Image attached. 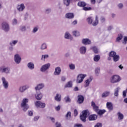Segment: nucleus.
Returning <instances> with one entry per match:
<instances>
[{
  "label": "nucleus",
  "mask_w": 127,
  "mask_h": 127,
  "mask_svg": "<svg viewBox=\"0 0 127 127\" xmlns=\"http://www.w3.org/2000/svg\"><path fill=\"white\" fill-rule=\"evenodd\" d=\"M2 29L5 32H8L9 31V25L6 22H3L1 24Z\"/></svg>",
  "instance_id": "39448f33"
},
{
  "label": "nucleus",
  "mask_w": 127,
  "mask_h": 127,
  "mask_svg": "<svg viewBox=\"0 0 127 127\" xmlns=\"http://www.w3.org/2000/svg\"><path fill=\"white\" fill-rule=\"evenodd\" d=\"M121 88L120 87H117L115 89V92H114V95L115 97H118L119 96V92Z\"/></svg>",
  "instance_id": "58836bf2"
},
{
  "label": "nucleus",
  "mask_w": 127,
  "mask_h": 127,
  "mask_svg": "<svg viewBox=\"0 0 127 127\" xmlns=\"http://www.w3.org/2000/svg\"><path fill=\"white\" fill-rule=\"evenodd\" d=\"M64 101L65 103H71V99H70L69 96L64 97Z\"/></svg>",
  "instance_id": "a18cd8bd"
},
{
  "label": "nucleus",
  "mask_w": 127,
  "mask_h": 127,
  "mask_svg": "<svg viewBox=\"0 0 127 127\" xmlns=\"http://www.w3.org/2000/svg\"><path fill=\"white\" fill-rule=\"evenodd\" d=\"M110 95V92L109 91H106L102 93V98H106L108 97Z\"/></svg>",
  "instance_id": "a19ab883"
},
{
  "label": "nucleus",
  "mask_w": 127,
  "mask_h": 127,
  "mask_svg": "<svg viewBox=\"0 0 127 127\" xmlns=\"http://www.w3.org/2000/svg\"><path fill=\"white\" fill-rule=\"evenodd\" d=\"M56 127H62V126H61V124L59 122H56Z\"/></svg>",
  "instance_id": "0e129e2a"
},
{
  "label": "nucleus",
  "mask_w": 127,
  "mask_h": 127,
  "mask_svg": "<svg viewBox=\"0 0 127 127\" xmlns=\"http://www.w3.org/2000/svg\"><path fill=\"white\" fill-rule=\"evenodd\" d=\"M64 37L65 39L73 40V36H72V35L68 32H66L65 33Z\"/></svg>",
  "instance_id": "dca6fc26"
},
{
  "label": "nucleus",
  "mask_w": 127,
  "mask_h": 127,
  "mask_svg": "<svg viewBox=\"0 0 127 127\" xmlns=\"http://www.w3.org/2000/svg\"><path fill=\"white\" fill-rule=\"evenodd\" d=\"M65 18L67 19H72L74 17V13H67L65 15Z\"/></svg>",
  "instance_id": "4be33fe9"
},
{
  "label": "nucleus",
  "mask_w": 127,
  "mask_h": 127,
  "mask_svg": "<svg viewBox=\"0 0 127 127\" xmlns=\"http://www.w3.org/2000/svg\"><path fill=\"white\" fill-rule=\"evenodd\" d=\"M55 100L57 101V102H61V95L57 94L56 96L55 97Z\"/></svg>",
  "instance_id": "7c9ffc66"
},
{
  "label": "nucleus",
  "mask_w": 127,
  "mask_h": 127,
  "mask_svg": "<svg viewBox=\"0 0 127 127\" xmlns=\"http://www.w3.org/2000/svg\"><path fill=\"white\" fill-rule=\"evenodd\" d=\"M61 74V67L58 66L55 68V71L54 72V75L55 76H59Z\"/></svg>",
  "instance_id": "4468645a"
},
{
  "label": "nucleus",
  "mask_w": 127,
  "mask_h": 127,
  "mask_svg": "<svg viewBox=\"0 0 127 127\" xmlns=\"http://www.w3.org/2000/svg\"><path fill=\"white\" fill-rule=\"evenodd\" d=\"M83 10L88 11L91 10L92 9V7H83Z\"/></svg>",
  "instance_id": "3c124183"
},
{
  "label": "nucleus",
  "mask_w": 127,
  "mask_h": 127,
  "mask_svg": "<svg viewBox=\"0 0 127 127\" xmlns=\"http://www.w3.org/2000/svg\"><path fill=\"white\" fill-rule=\"evenodd\" d=\"M123 98H126L127 97V91L124 90L123 91Z\"/></svg>",
  "instance_id": "052dcab7"
},
{
  "label": "nucleus",
  "mask_w": 127,
  "mask_h": 127,
  "mask_svg": "<svg viewBox=\"0 0 127 127\" xmlns=\"http://www.w3.org/2000/svg\"><path fill=\"white\" fill-rule=\"evenodd\" d=\"M69 67L70 70H75V64H69Z\"/></svg>",
  "instance_id": "09e8293b"
},
{
  "label": "nucleus",
  "mask_w": 127,
  "mask_h": 127,
  "mask_svg": "<svg viewBox=\"0 0 127 127\" xmlns=\"http://www.w3.org/2000/svg\"><path fill=\"white\" fill-rule=\"evenodd\" d=\"M113 58V61L114 62H118V61H120V55H116Z\"/></svg>",
  "instance_id": "ea45409f"
},
{
  "label": "nucleus",
  "mask_w": 127,
  "mask_h": 127,
  "mask_svg": "<svg viewBox=\"0 0 127 127\" xmlns=\"http://www.w3.org/2000/svg\"><path fill=\"white\" fill-rule=\"evenodd\" d=\"M64 4L66 6H69L71 3V0H63Z\"/></svg>",
  "instance_id": "72a5a7b5"
},
{
  "label": "nucleus",
  "mask_w": 127,
  "mask_h": 127,
  "mask_svg": "<svg viewBox=\"0 0 127 127\" xmlns=\"http://www.w3.org/2000/svg\"><path fill=\"white\" fill-rule=\"evenodd\" d=\"M105 113H106V110H100L98 112V114L100 116H102V115H104V114Z\"/></svg>",
  "instance_id": "49530a36"
},
{
  "label": "nucleus",
  "mask_w": 127,
  "mask_h": 127,
  "mask_svg": "<svg viewBox=\"0 0 127 127\" xmlns=\"http://www.w3.org/2000/svg\"><path fill=\"white\" fill-rule=\"evenodd\" d=\"M28 115L30 117H32V116H33V112H32V111H28Z\"/></svg>",
  "instance_id": "13d9d810"
},
{
  "label": "nucleus",
  "mask_w": 127,
  "mask_h": 127,
  "mask_svg": "<svg viewBox=\"0 0 127 127\" xmlns=\"http://www.w3.org/2000/svg\"><path fill=\"white\" fill-rule=\"evenodd\" d=\"M77 5H78V6H80V7H84L87 5V3L84 1H79Z\"/></svg>",
  "instance_id": "c85d7f7f"
},
{
  "label": "nucleus",
  "mask_w": 127,
  "mask_h": 127,
  "mask_svg": "<svg viewBox=\"0 0 127 127\" xmlns=\"http://www.w3.org/2000/svg\"><path fill=\"white\" fill-rule=\"evenodd\" d=\"M106 107L110 112L111 111H113L114 109V107H113V103H112V102H107L106 104Z\"/></svg>",
  "instance_id": "412c9836"
},
{
  "label": "nucleus",
  "mask_w": 127,
  "mask_h": 127,
  "mask_svg": "<svg viewBox=\"0 0 127 127\" xmlns=\"http://www.w3.org/2000/svg\"><path fill=\"white\" fill-rule=\"evenodd\" d=\"M117 117L118 119H119L120 121H123L124 120V114L121 113V112H119L117 113Z\"/></svg>",
  "instance_id": "bb28decb"
},
{
  "label": "nucleus",
  "mask_w": 127,
  "mask_h": 127,
  "mask_svg": "<svg viewBox=\"0 0 127 127\" xmlns=\"http://www.w3.org/2000/svg\"><path fill=\"white\" fill-rule=\"evenodd\" d=\"M118 7H119V8L122 9L123 8V7H124V5L123 4V3H121L118 5Z\"/></svg>",
  "instance_id": "e2e57ef3"
},
{
  "label": "nucleus",
  "mask_w": 127,
  "mask_h": 127,
  "mask_svg": "<svg viewBox=\"0 0 127 127\" xmlns=\"http://www.w3.org/2000/svg\"><path fill=\"white\" fill-rule=\"evenodd\" d=\"M100 59H101V56H100V55H95L93 58V60L95 62H99V61H100Z\"/></svg>",
  "instance_id": "c756f323"
},
{
  "label": "nucleus",
  "mask_w": 127,
  "mask_h": 127,
  "mask_svg": "<svg viewBox=\"0 0 127 127\" xmlns=\"http://www.w3.org/2000/svg\"><path fill=\"white\" fill-rule=\"evenodd\" d=\"M49 58V55H42L41 58V60L42 61H45L46 59H48Z\"/></svg>",
  "instance_id": "473e14b6"
},
{
  "label": "nucleus",
  "mask_w": 127,
  "mask_h": 127,
  "mask_svg": "<svg viewBox=\"0 0 127 127\" xmlns=\"http://www.w3.org/2000/svg\"><path fill=\"white\" fill-rule=\"evenodd\" d=\"M19 29L22 32H25V31H26V26L25 25H21Z\"/></svg>",
  "instance_id": "4c0bfd02"
},
{
  "label": "nucleus",
  "mask_w": 127,
  "mask_h": 127,
  "mask_svg": "<svg viewBox=\"0 0 127 127\" xmlns=\"http://www.w3.org/2000/svg\"><path fill=\"white\" fill-rule=\"evenodd\" d=\"M122 39H123V34H120L116 39V42H120Z\"/></svg>",
  "instance_id": "79ce46f5"
},
{
  "label": "nucleus",
  "mask_w": 127,
  "mask_h": 127,
  "mask_svg": "<svg viewBox=\"0 0 127 127\" xmlns=\"http://www.w3.org/2000/svg\"><path fill=\"white\" fill-rule=\"evenodd\" d=\"M1 81L2 82L3 87L4 89H8V82L6 81L5 78L4 77H2L1 78Z\"/></svg>",
  "instance_id": "ddd939ff"
},
{
  "label": "nucleus",
  "mask_w": 127,
  "mask_h": 127,
  "mask_svg": "<svg viewBox=\"0 0 127 127\" xmlns=\"http://www.w3.org/2000/svg\"><path fill=\"white\" fill-rule=\"evenodd\" d=\"M50 12H51V8H48L45 10V13H46L47 14H49Z\"/></svg>",
  "instance_id": "603ef678"
},
{
  "label": "nucleus",
  "mask_w": 127,
  "mask_h": 127,
  "mask_svg": "<svg viewBox=\"0 0 127 127\" xmlns=\"http://www.w3.org/2000/svg\"><path fill=\"white\" fill-rule=\"evenodd\" d=\"M98 118V116L96 114L91 115L88 117L89 121H96Z\"/></svg>",
  "instance_id": "5701e85b"
},
{
  "label": "nucleus",
  "mask_w": 127,
  "mask_h": 127,
  "mask_svg": "<svg viewBox=\"0 0 127 127\" xmlns=\"http://www.w3.org/2000/svg\"><path fill=\"white\" fill-rule=\"evenodd\" d=\"M25 8V6L23 3H21L17 6V10L20 12L23 11Z\"/></svg>",
  "instance_id": "f3484780"
},
{
  "label": "nucleus",
  "mask_w": 127,
  "mask_h": 127,
  "mask_svg": "<svg viewBox=\"0 0 127 127\" xmlns=\"http://www.w3.org/2000/svg\"><path fill=\"white\" fill-rule=\"evenodd\" d=\"M74 117H77V116H78V111L76 110V109L74 110Z\"/></svg>",
  "instance_id": "69168bd1"
},
{
  "label": "nucleus",
  "mask_w": 127,
  "mask_h": 127,
  "mask_svg": "<svg viewBox=\"0 0 127 127\" xmlns=\"http://www.w3.org/2000/svg\"><path fill=\"white\" fill-rule=\"evenodd\" d=\"M61 109V107L60 106V105H58L57 107H55V110L58 112L60 111Z\"/></svg>",
  "instance_id": "680f3d73"
},
{
  "label": "nucleus",
  "mask_w": 127,
  "mask_h": 127,
  "mask_svg": "<svg viewBox=\"0 0 127 127\" xmlns=\"http://www.w3.org/2000/svg\"><path fill=\"white\" fill-rule=\"evenodd\" d=\"M72 34L75 37H78L80 36V32L78 31H72Z\"/></svg>",
  "instance_id": "e433bc0d"
},
{
  "label": "nucleus",
  "mask_w": 127,
  "mask_h": 127,
  "mask_svg": "<svg viewBox=\"0 0 127 127\" xmlns=\"http://www.w3.org/2000/svg\"><path fill=\"white\" fill-rule=\"evenodd\" d=\"M27 103H28V99L27 98H24L22 101L21 107L22 108L24 112H26L29 108V106H28V104H27Z\"/></svg>",
  "instance_id": "f03ea898"
},
{
  "label": "nucleus",
  "mask_w": 127,
  "mask_h": 127,
  "mask_svg": "<svg viewBox=\"0 0 127 127\" xmlns=\"http://www.w3.org/2000/svg\"><path fill=\"white\" fill-rule=\"evenodd\" d=\"M40 50H46L47 49V44L46 43H43L40 46Z\"/></svg>",
  "instance_id": "a878e982"
},
{
  "label": "nucleus",
  "mask_w": 127,
  "mask_h": 127,
  "mask_svg": "<svg viewBox=\"0 0 127 127\" xmlns=\"http://www.w3.org/2000/svg\"><path fill=\"white\" fill-rule=\"evenodd\" d=\"M17 42H18V40H13L9 42V45L10 46H15L17 44Z\"/></svg>",
  "instance_id": "c9c22d12"
},
{
  "label": "nucleus",
  "mask_w": 127,
  "mask_h": 127,
  "mask_svg": "<svg viewBox=\"0 0 127 127\" xmlns=\"http://www.w3.org/2000/svg\"><path fill=\"white\" fill-rule=\"evenodd\" d=\"M86 21H87V23L88 24H92L93 26H97L98 24H99V17L98 16H96L95 17V20L94 21V19L92 17H88ZM93 21H94L93 22Z\"/></svg>",
  "instance_id": "f257e3e1"
},
{
  "label": "nucleus",
  "mask_w": 127,
  "mask_h": 127,
  "mask_svg": "<svg viewBox=\"0 0 127 127\" xmlns=\"http://www.w3.org/2000/svg\"><path fill=\"white\" fill-rule=\"evenodd\" d=\"M42 97H43V95L41 92L38 93L37 91H36V93L35 94V98L36 100H40L42 99Z\"/></svg>",
  "instance_id": "b1692460"
},
{
  "label": "nucleus",
  "mask_w": 127,
  "mask_h": 127,
  "mask_svg": "<svg viewBox=\"0 0 127 127\" xmlns=\"http://www.w3.org/2000/svg\"><path fill=\"white\" fill-rule=\"evenodd\" d=\"M47 119H49V120H51V121H52L53 123H55V119L54 118L48 117H47Z\"/></svg>",
  "instance_id": "5fc2aeb1"
},
{
  "label": "nucleus",
  "mask_w": 127,
  "mask_h": 127,
  "mask_svg": "<svg viewBox=\"0 0 127 127\" xmlns=\"http://www.w3.org/2000/svg\"><path fill=\"white\" fill-rule=\"evenodd\" d=\"M91 106L93 108L94 111H95V112L99 111V107L96 105V103H95L94 101H92Z\"/></svg>",
  "instance_id": "393cba45"
},
{
  "label": "nucleus",
  "mask_w": 127,
  "mask_h": 127,
  "mask_svg": "<svg viewBox=\"0 0 127 127\" xmlns=\"http://www.w3.org/2000/svg\"><path fill=\"white\" fill-rule=\"evenodd\" d=\"M61 81H62V82H65V81H66V77H65V76H62V77H61Z\"/></svg>",
  "instance_id": "774afa93"
},
{
  "label": "nucleus",
  "mask_w": 127,
  "mask_h": 127,
  "mask_svg": "<svg viewBox=\"0 0 127 127\" xmlns=\"http://www.w3.org/2000/svg\"><path fill=\"white\" fill-rule=\"evenodd\" d=\"M90 49L93 50L95 54H98V53H99V50H98V48L96 46L91 47Z\"/></svg>",
  "instance_id": "2f4dec72"
},
{
  "label": "nucleus",
  "mask_w": 127,
  "mask_h": 127,
  "mask_svg": "<svg viewBox=\"0 0 127 127\" xmlns=\"http://www.w3.org/2000/svg\"><path fill=\"white\" fill-rule=\"evenodd\" d=\"M103 125L102 123H98L96 125L94 126V127H102Z\"/></svg>",
  "instance_id": "6e6d98bb"
},
{
  "label": "nucleus",
  "mask_w": 127,
  "mask_h": 127,
  "mask_svg": "<svg viewBox=\"0 0 127 127\" xmlns=\"http://www.w3.org/2000/svg\"><path fill=\"white\" fill-rule=\"evenodd\" d=\"M109 56H111L112 57H114L117 55V53L115 51H111L109 53Z\"/></svg>",
  "instance_id": "37998d69"
},
{
  "label": "nucleus",
  "mask_w": 127,
  "mask_h": 127,
  "mask_svg": "<svg viewBox=\"0 0 127 127\" xmlns=\"http://www.w3.org/2000/svg\"><path fill=\"white\" fill-rule=\"evenodd\" d=\"M77 98H78V99L77 101V104H83L84 103V96H83V95H78Z\"/></svg>",
  "instance_id": "2eb2a0df"
},
{
  "label": "nucleus",
  "mask_w": 127,
  "mask_h": 127,
  "mask_svg": "<svg viewBox=\"0 0 127 127\" xmlns=\"http://www.w3.org/2000/svg\"><path fill=\"white\" fill-rule=\"evenodd\" d=\"M44 87H45L44 83H41L37 84V86L35 87V90L36 91V92H37V91L42 90Z\"/></svg>",
  "instance_id": "f8f14e48"
},
{
  "label": "nucleus",
  "mask_w": 127,
  "mask_h": 127,
  "mask_svg": "<svg viewBox=\"0 0 127 127\" xmlns=\"http://www.w3.org/2000/svg\"><path fill=\"white\" fill-rule=\"evenodd\" d=\"M35 105L37 108H42V109H44V108L46 107L45 103H42L39 101H36Z\"/></svg>",
  "instance_id": "9b49d317"
},
{
  "label": "nucleus",
  "mask_w": 127,
  "mask_h": 127,
  "mask_svg": "<svg viewBox=\"0 0 127 127\" xmlns=\"http://www.w3.org/2000/svg\"><path fill=\"white\" fill-rule=\"evenodd\" d=\"M27 67H28L29 70H33L35 68L34 63L32 62H29L27 64Z\"/></svg>",
  "instance_id": "aec40b11"
},
{
  "label": "nucleus",
  "mask_w": 127,
  "mask_h": 127,
  "mask_svg": "<svg viewBox=\"0 0 127 127\" xmlns=\"http://www.w3.org/2000/svg\"><path fill=\"white\" fill-rule=\"evenodd\" d=\"M100 21L102 23H104V22L106 21V19L104 17H101L100 18Z\"/></svg>",
  "instance_id": "bf43d9fd"
},
{
  "label": "nucleus",
  "mask_w": 127,
  "mask_h": 127,
  "mask_svg": "<svg viewBox=\"0 0 127 127\" xmlns=\"http://www.w3.org/2000/svg\"><path fill=\"white\" fill-rule=\"evenodd\" d=\"M121 81V77L119 75H114L111 78V83L115 84V83H118Z\"/></svg>",
  "instance_id": "0eeeda50"
},
{
  "label": "nucleus",
  "mask_w": 127,
  "mask_h": 127,
  "mask_svg": "<svg viewBox=\"0 0 127 127\" xmlns=\"http://www.w3.org/2000/svg\"><path fill=\"white\" fill-rule=\"evenodd\" d=\"M71 118V112H68L65 115V118Z\"/></svg>",
  "instance_id": "4d7b16f0"
},
{
  "label": "nucleus",
  "mask_w": 127,
  "mask_h": 127,
  "mask_svg": "<svg viewBox=\"0 0 127 127\" xmlns=\"http://www.w3.org/2000/svg\"><path fill=\"white\" fill-rule=\"evenodd\" d=\"M28 15H29V14H28V13H27V12H26L25 14V15L24 16V20H26L27 19V18H28Z\"/></svg>",
  "instance_id": "864d4df0"
},
{
  "label": "nucleus",
  "mask_w": 127,
  "mask_h": 127,
  "mask_svg": "<svg viewBox=\"0 0 127 127\" xmlns=\"http://www.w3.org/2000/svg\"><path fill=\"white\" fill-rule=\"evenodd\" d=\"M74 127H83V125L81 124H76Z\"/></svg>",
  "instance_id": "338daca9"
},
{
  "label": "nucleus",
  "mask_w": 127,
  "mask_h": 127,
  "mask_svg": "<svg viewBox=\"0 0 127 127\" xmlns=\"http://www.w3.org/2000/svg\"><path fill=\"white\" fill-rule=\"evenodd\" d=\"M100 70H101V69L100 68V67H97L95 69V74L96 76H99V74H100Z\"/></svg>",
  "instance_id": "c03bdc74"
},
{
  "label": "nucleus",
  "mask_w": 127,
  "mask_h": 127,
  "mask_svg": "<svg viewBox=\"0 0 127 127\" xmlns=\"http://www.w3.org/2000/svg\"><path fill=\"white\" fill-rule=\"evenodd\" d=\"M86 77H87V74H78L77 76L76 83H77V84H81V83L84 81V79H85Z\"/></svg>",
  "instance_id": "20e7f679"
},
{
  "label": "nucleus",
  "mask_w": 127,
  "mask_h": 127,
  "mask_svg": "<svg viewBox=\"0 0 127 127\" xmlns=\"http://www.w3.org/2000/svg\"><path fill=\"white\" fill-rule=\"evenodd\" d=\"M51 64L49 63L46 64L42 65L40 68L41 72H45L50 68Z\"/></svg>",
  "instance_id": "1a4fd4ad"
},
{
  "label": "nucleus",
  "mask_w": 127,
  "mask_h": 127,
  "mask_svg": "<svg viewBox=\"0 0 127 127\" xmlns=\"http://www.w3.org/2000/svg\"><path fill=\"white\" fill-rule=\"evenodd\" d=\"M0 72L5 74H9L10 73V68L8 67L1 66L0 67Z\"/></svg>",
  "instance_id": "423d86ee"
},
{
  "label": "nucleus",
  "mask_w": 127,
  "mask_h": 127,
  "mask_svg": "<svg viewBox=\"0 0 127 127\" xmlns=\"http://www.w3.org/2000/svg\"><path fill=\"white\" fill-rule=\"evenodd\" d=\"M79 52L80 54L84 55L86 54V52H87V48L85 46H82L79 48Z\"/></svg>",
  "instance_id": "a211bd4d"
},
{
  "label": "nucleus",
  "mask_w": 127,
  "mask_h": 127,
  "mask_svg": "<svg viewBox=\"0 0 127 127\" xmlns=\"http://www.w3.org/2000/svg\"><path fill=\"white\" fill-rule=\"evenodd\" d=\"M12 24L13 25H16V24H17L18 22H17V19H16V18H14L12 21Z\"/></svg>",
  "instance_id": "8fccbe9b"
},
{
  "label": "nucleus",
  "mask_w": 127,
  "mask_h": 127,
  "mask_svg": "<svg viewBox=\"0 0 127 127\" xmlns=\"http://www.w3.org/2000/svg\"><path fill=\"white\" fill-rule=\"evenodd\" d=\"M30 88V86L28 84L23 85L19 88V91L20 92V93H24V92H25L26 90L29 89Z\"/></svg>",
  "instance_id": "6e6552de"
},
{
  "label": "nucleus",
  "mask_w": 127,
  "mask_h": 127,
  "mask_svg": "<svg viewBox=\"0 0 127 127\" xmlns=\"http://www.w3.org/2000/svg\"><path fill=\"white\" fill-rule=\"evenodd\" d=\"M38 31V27H34L32 31V33H36Z\"/></svg>",
  "instance_id": "de8ad7c7"
},
{
  "label": "nucleus",
  "mask_w": 127,
  "mask_h": 127,
  "mask_svg": "<svg viewBox=\"0 0 127 127\" xmlns=\"http://www.w3.org/2000/svg\"><path fill=\"white\" fill-rule=\"evenodd\" d=\"M72 86H73V83L72 81H68L67 83V84H65L64 87L65 88H72Z\"/></svg>",
  "instance_id": "f704fd0d"
},
{
  "label": "nucleus",
  "mask_w": 127,
  "mask_h": 127,
  "mask_svg": "<svg viewBox=\"0 0 127 127\" xmlns=\"http://www.w3.org/2000/svg\"><path fill=\"white\" fill-rule=\"evenodd\" d=\"M88 114H89V110H85L82 111V114L80 116V119L83 123H86V119L88 118Z\"/></svg>",
  "instance_id": "7ed1b4c3"
},
{
  "label": "nucleus",
  "mask_w": 127,
  "mask_h": 127,
  "mask_svg": "<svg viewBox=\"0 0 127 127\" xmlns=\"http://www.w3.org/2000/svg\"><path fill=\"white\" fill-rule=\"evenodd\" d=\"M14 61L16 64H19L21 62V57L19 54H15L14 56Z\"/></svg>",
  "instance_id": "9d476101"
},
{
  "label": "nucleus",
  "mask_w": 127,
  "mask_h": 127,
  "mask_svg": "<svg viewBox=\"0 0 127 127\" xmlns=\"http://www.w3.org/2000/svg\"><path fill=\"white\" fill-rule=\"evenodd\" d=\"M82 43L84 45H89V44H91V40L89 39H83L82 40Z\"/></svg>",
  "instance_id": "6ab92c4d"
},
{
  "label": "nucleus",
  "mask_w": 127,
  "mask_h": 127,
  "mask_svg": "<svg viewBox=\"0 0 127 127\" xmlns=\"http://www.w3.org/2000/svg\"><path fill=\"white\" fill-rule=\"evenodd\" d=\"M92 82V78H90V79H88L85 81V88H87V87H89V85H90V82Z\"/></svg>",
  "instance_id": "cd10ccee"
}]
</instances>
